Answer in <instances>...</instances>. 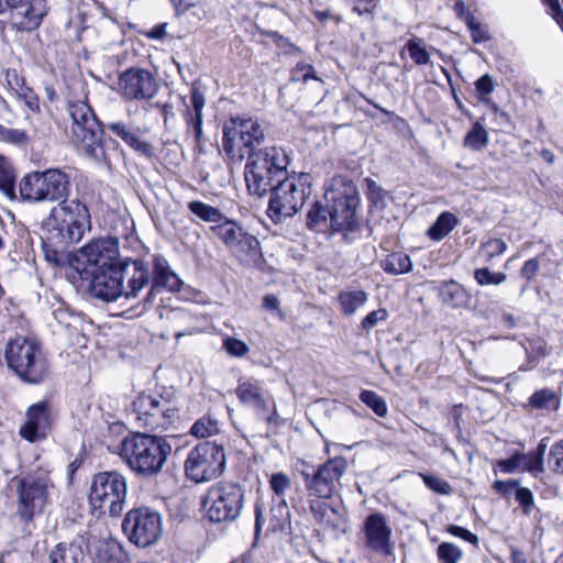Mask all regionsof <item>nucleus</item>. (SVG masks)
I'll return each mask as SVG.
<instances>
[{
  "instance_id": "f257e3e1",
  "label": "nucleus",
  "mask_w": 563,
  "mask_h": 563,
  "mask_svg": "<svg viewBox=\"0 0 563 563\" xmlns=\"http://www.w3.org/2000/svg\"><path fill=\"white\" fill-rule=\"evenodd\" d=\"M88 278L91 279L92 296L103 301H114L119 297L136 298L150 284V271L143 261L126 258Z\"/></svg>"
},
{
  "instance_id": "f03ea898",
  "label": "nucleus",
  "mask_w": 563,
  "mask_h": 563,
  "mask_svg": "<svg viewBox=\"0 0 563 563\" xmlns=\"http://www.w3.org/2000/svg\"><path fill=\"white\" fill-rule=\"evenodd\" d=\"M170 452L172 445L165 438L134 433L122 440L119 454L134 473L152 477L161 473Z\"/></svg>"
},
{
  "instance_id": "7ed1b4c3",
  "label": "nucleus",
  "mask_w": 563,
  "mask_h": 563,
  "mask_svg": "<svg viewBox=\"0 0 563 563\" xmlns=\"http://www.w3.org/2000/svg\"><path fill=\"white\" fill-rule=\"evenodd\" d=\"M289 158L284 148L267 146L247 157L245 183L251 195L263 197L283 180L287 173Z\"/></svg>"
},
{
  "instance_id": "20e7f679",
  "label": "nucleus",
  "mask_w": 563,
  "mask_h": 563,
  "mask_svg": "<svg viewBox=\"0 0 563 563\" xmlns=\"http://www.w3.org/2000/svg\"><path fill=\"white\" fill-rule=\"evenodd\" d=\"M44 229L57 245L77 243L90 230L89 209L79 199L65 198L52 208L44 220Z\"/></svg>"
},
{
  "instance_id": "39448f33",
  "label": "nucleus",
  "mask_w": 563,
  "mask_h": 563,
  "mask_svg": "<svg viewBox=\"0 0 563 563\" xmlns=\"http://www.w3.org/2000/svg\"><path fill=\"white\" fill-rule=\"evenodd\" d=\"M67 110L71 120L69 141L87 157L96 162L106 161L102 145L103 125L89 103L86 100L68 101Z\"/></svg>"
},
{
  "instance_id": "423d86ee",
  "label": "nucleus",
  "mask_w": 563,
  "mask_h": 563,
  "mask_svg": "<svg viewBox=\"0 0 563 563\" xmlns=\"http://www.w3.org/2000/svg\"><path fill=\"white\" fill-rule=\"evenodd\" d=\"M222 148L225 155L241 163L265 140V129L255 118L231 117L223 123Z\"/></svg>"
},
{
  "instance_id": "0eeeda50",
  "label": "nucleus",
  "mask_w": 563,
  "mask_h": 563,
  "mask_svg": "<svg viewBox=\"0 0 563 563\" xmlns=\"http://www.w3.org/2000/svg\"><path fill=\"white\" fill-rule=\"evenodd\" d=\"M310 180L309 174H292L273 186L267 212L275 223L295 216L302 208L311 194Z\"/></svg>"
},
{
  "instance_id": "6e6552de",
  "label": "nucleus",
  "mask_w": 563,
  "mask_h": 563,
  "mask_svg": "<svg viewBox=\"0 0 563 563\" xmlns=\"http://www.w3.org/2000/svg\"><path fill=\"white\" fill-rule=\"evenodd\" d=\"M8 366L25 383L40 384L48 376V364L38 343L25 336L10 340L5 347Z\"/></svg>"
},
{
  "instance_id": "1a4fd4ad",
  "label": "nucleus",
  "mask_w": 563,
  "mask_h": 563,
  "mask_svg": "<svg viewBox=\"0 0 563 563\" xmlns=\"http://www.w3.org/2000/svg\"><path fill=\"white\" fill-rule=\"evenodd\" d=\"M324 198L330 203V228L333 231H352L356 224L360 195L356 185L346 176H334L325 189Z\"/></svg>"
},
{
  "instance_id": "9d476101",
  "label": "nucleus",
  "mask_w": 563,
  "mask_h": 563,
  "mask_svg": "<svg viewBox=\"0 0 563 563\" xmlns=\"http://www.w3.org/2000/svg\"><path fill=\"white\" fill-rule=\"evenodd\" d=\"M70 187V176L59 168L29 173L19 185L21 198L29 202H60Z\"/></svg>"
},
{
  "instance_id": "9b49d317",
  "label": "nucleus",
  "mask_w": 563,
  "mask_h": 563,
  "mask_svg": "<svg viewBox=\"0 0 563 563\" xmlns=\"http://www.w3.org/2000/svg\"><path fill=\"white\" fill-rule=\"evenodd\" d=\"M126 494L128 482L123 474L117 471L100 472L91 479L89 501L95 509L117 517L124 509Z\"/></svg>"
},
{
  "instance_id": "f8f14e48",
  "label": "nucleus",
  "mask_w": 563,
  "mask_h": 563,
  "mask_svg": "<svg viewBox=\"0 0 563 563\" xmlns=\"http://www.w3.org/2000/svg\"><path fill=\"white\" fill-rule=\"evenodd\" d=\"M300 474L309 497L330 499L341 488V479L347 471V461L343 456L329 459L327 462L313 467L306 462L301 463Z\"/></svg>"
},
{
  "instance_id": "ddd939ff",
  "label": "nucleus",
  "mask_w": 563,
  "mask_h": 563,
  "mask_svg": "<svg viewBox=\"0 0 563 563\" xmlns=\"http://www.w3.org/2000/svg\"><path fill=\"white\" fill-rule=\"evenodd\" d=\"M244 493L240 485L220 483L211 486L202 499V508L212 522L234 521L241 514Z\"/></svg>"
},
{
  "instance_id": "4468645a",
  "label": "nucleus",
  "mask_w": 563,
  "mask_h": 563,
  "mask_svg": "<svg viewBox=\"0 0 563 563\" xmlns=\"http://www.w3.org/2000/svg\"><path fill=\"white\" fill-rule=\"evenodd\" d=\"M225 454L222 445L206 441L191 449L185 461L186 476L196 482H209L222 474Z\"/></svg>"
},
{
  "instance_id": "2eb2a0df",
  "label": "nucleus",
  "mask_w": 563,
  "mask_h": 563,
  "mask_svg": "<svg viewBox=\"0 0 563 563\" xmlns=\"http://www.w3.org/2000/svg\"><path fill=\"white\" fill-rule=\"evenodd\" d=\"M120 262L119 244L114 238H102L87 243L74 258L76 269L85 279L100 271L109 269Z\"/></svg>"
},
{
  "instance_id": "dca6fc26",
  "label": "nucleus",
  "mask_w": 563,
  "mask_h": 563,
  "mask_svg": "<svg viewBox=\"0 0 563 563\" xmlns=\"http://www.w3.org/2000/svg\"><path fill=\"white\" fill-rule=\"evenodd\" d=\"M122 530L137 547L152 545L162 534V516L148 507L134 508L125 515Z\"/></svg>"
},
{
  "instance_id": "f3484780",
  "label": "nucleus",
  "mask_w": 563,
  "mask_h": 563,
  "mask_svg": "<svg viewBox=\"0 0 563 563\" xmlns=\"http://www.w3.org/2000/svg\"><path fill=\"white\" fill-rule=\"evenodd\" d=\"M135 419L152 430H166L176 417V409L162 396L141 394L132 404Z\"/></svg>"
},
{
  "instance_id": "a211bd4d",
  "label": "nucleus",
  "mask_w": 563,
  "mask_h": 563,
  "mask_svg": "<svg viewBox=\"0 0 563 563\" xmlns=\"http://www.w3.org/2000/svg\"><path fill=\"white\" fill-rule=\"evenodd\" d=\"M48 477L45 474L21 478L18 484V517L30 522L43 511L47 501Z\"/></svg>"
},
{
  "instance_id": "6ab92c4d",
  "label": "nucleus",
  "mask_w": 563,
  "mask_h": 563,
  "mask_svg": "<svg viewBox=\"0 0 563 563\" xmlns=\"http://www.w3.org/2000/svg\"><path fill=\"white\" fill-rule=\"evenodd\" d=\"M120 91L126 100H150L158 91L155 76L143 68H130L119 78Z\"/></svg>"
},
{
  "instance_id": "aec40b11",
  "label": "nucleus",
  "mask_w": 563,
  "mask_h": 563,
  "mask_svg": "<svg viewBox=\"0 0 563 563\" xmlns=\"http://www.w3.org/2000/svg\"><path fill=\"white\" fill-rule=\"evenodd\" d=\"M211 230L236 255H254L258 250V240L225 217L217 225H212Z\"/></svg>"
},
{
  "instance_id": "412c9836",
  "label": "nucleus",
  "mask_w": 563,
  "mask_h": 563,
  "mask_svg": "<svg viewBox=\"0 0 563 563\" xmlns=\"http://www.w3.org/2000/svg\"><path fill=\"white\" fill-rule=\"evenodd\" d=\"M365 547L380 554L391 553V528L386 517L380 512L369 514L362 527Z\"/></svg>"
},
{
  "instance_id": "4be33fe9",
  "label": "nucleus",
  "mask_w": 563,
  "mask_h": 563,
  "mask_svg": "<svg viewBox=\"0 0 563 563\" xmlns=\"http://www.w3.org/2000/svg\"><path fill=\"white\" fill-rule=\"evenodd\" d=\"M235 395L243 406L257 413L268 412L273 402V397L265 389L264 383L255 377L239 378Z\"/></svg>"
},
{
  "instance_id": "5701e85b",
  "label": "nucleus",
  "mask_w": 563,
  "mask_h": 563,
  "mask_svg": "<svg viewBox=\"0 0 563 563\" xmlns=\"http://www.w3.org/2000/svg\"><path fill=\"white\" fill-rule=\"evenodd\" d=\"M153 278L150 279L151 286L145 302L152 303L155 299L156 292L159 289H167L168 291H179L183 287V280L178 275L170 268L168 261L162 255L153 256L152 263Z\"/></svg>"
},
{
  "instance_id": "b1692460",
  "label": "nucleus",
  "mask_w": 563,
  "mask_h": 563,
  "mask_svg": "<svg viewBox=\"0 0 563 563\" xmlns=\"http://www.w3.org/2000/svg\"><path fill=\"white\" fill-rule=\"evenodd\" d=\"M25 422L20 427V435L33 443L46 438L51 429V413L46 402L40 401L26 411Z\"/></svg>"
},
{
  "instance_id": "393cba45",
  "label": "nucleus",
  "mask_w": 563,
  "mask_h": 563,
  "mask_svg": "<svg viewBox=\"0 0 563 563\" xmlns=\"http://www.w3.org/2000/svg\"><path fill=\"white\" fill-rule=\"evenodd\" d=\"M309 508L314 520L325 530L335 537L346 532V520L344 515L333 506L321 499H310Z\"/></svg>"
},
{
  "instance_id": "a878e982",
  "label": "nucleus",
  "mask_w": 563,
  "mask_h": 563,
  "mask_svg": "<svg viewBox=\"0 0 563 563\" xmlns=\"http://www.w3.org/2000/svg\"><path fill=\"white\" fill-rule=\"evenodd\" d=\"M7 9L21 10L19 15L22 20L18 23L21 30L31 31L36 29L44 15V4L42 0H0V14Z\"/></svg>"
},
{
  "instance_id": "bb28decb",
  "label": "nucleus",
  "mask_w": 563,
  "mask_h": 563,
  "mask_svg": "<svg viewBox=\"0 0 563 563\" xmlns=\"http://www.w3.org/2000/svg\"><path fill=\"white\" fill-rule=\"evenodd\" d=\"M86 539L76 536L71 541L57 543L49 552V563H81L85 559Z\"/></svg>"
},
{
  "instance_id": "cd10ccee",
  "label": "nucleus",
  "mask_w": 563,
  "mask_h": 563,
  "mask_svg": "<svg viewBox=\"0 0 563 563\" xmlns=\"http://www.w3.org/2000/svg\"><path fill=\"white\" fill-rule=\"evenodd\" d=\"M86 549L99 563H123L122 547L117 539L104 538L93 543L86 540Z\"/></svg>"
},
{
  "instance_id": "c85d7f7f",
  "label": "nucleus",
  "mask_w": 563,
  "mask_h": 563,
  "mask_svg": "<svg viewBox=\"0 0 563 563\" xmlns=\"http://www.w3.org/2000/svg\"><path fill=\"white\" fill-rule=\"evenodd\" d=\"M190 102L192 109H187L184 118L189 130H192L198 143L202 140V111L206 104L203 92L198 87H192L190 91Z\"/></svg>"
},
{
  "instance_id": "c756f323",
  "label": "nucleus",
  "mask_w": 563,
  "mask_h": 563,
  "mask_svg": "<svg viewBox=\"0 0 563 563\" xmlns=\"http://www.w3.org/2000/svg\"><path fill=\"white\" fill-rule=\"evenodd\" d=\"M438 294L443 303L453 308L464 307L470 301L466 289L455 280L441 283Z\"/></svg>"
},
{
  "instance_id": "7c9ffc66",
  "label": "nucleus",
  "mask_w": 563,
  "mask_h": 563,
  "mask_svg": "<svg viewBox=\"0 0 563 563\" xmlns=\"http://www.w3.org/2000/svg\"><path fill=\"white\" fill-rule=\"evenodd\" d=\"M291 481L289 476L283 472L274 473L269 478V487L274 495L279 498L278 511L280 517H289L288 505L284 498L286 492L290 488Z\"/></svg>"
},
{
  "instance_id": "2f4dec72",
  "label": "nucleus",
  "mask_w": 563,
  "mask_h": 563,
  "mask_svg": "<svg viewBox=\"0 0 563 563\" xmlns=\"http://www.w3.org/2000/svg\"><path fill=\"white\" fill-rule=\"evenodd\" d=\"M380 267L387 274L401 275L412 269V262L409 255L402 252H394L380 262Z\"/></svg>"
},
{
  "instance_id": "473e14b6",
  "label": "nucleus",
  "mask_w": 563,
  "mask_h": 563,
  "mask_svg": "<svg viewBox=\"0 0 563 563\" xmlns=\"http://www.w3.org/2000/svg\"><path fill=\"white\" fill-rule=\"evenodd\" d=\"M368 299V295L364 290H343L339 294L338 300L341 310L345 316L354 314L362 308Z\"/></svg>"
},
{
  "instance_id": "72a5a7b5",
  "label": "nucleus",
  "mask_w": 563,
  "mask_h": 563,
  "mask_svg": "<svg viewBox=\"0 0 563 563\" xmlns=\"http://www.w3.org/2000/svg\"><path fill=\"white\" fill-rule=\"evenodd\" d=\"M457 224L459 219L455 214L449 211L442 212L428 229V236L433 241H441L448 236Z\"/></svg>"
},
{
  "instance_id": "f704fd0d",
  "label": "nucleus",
  "mask_w": 563,
  "mask_h": 563,
  "mask_svg": "<svg viewBox=\"0 0 563 563\" xmlns=\"http://www.w3.org/2000/svg\"><path fill=\"white\" fill-rule=\"evenodd\" d=\"M307 227L317 232L330 228V207L316 201L307 213Z\"/></svg>"
},
{
  "instance_id": "c9c22d12",
  "label": "nucleus",
  "mask_w": 563,
  "mask_h": 563,
  "mask_svg": "<svg viewBox=\"0 0 563 563\" xmlns=\"http://www.w3.org/2000/svg\"><path fill=\"white\" fill-rule=\"evenodd\" d=\"M188 209L197 219L205 222L219 223L224 219V214L218 208L202 201H190Z\"/></svg>"
},
{
  "instance_id": "e433bc0d",
  "label": "nucleus",
  "mask_w": 563,
  "mask_h": 563,
  "mask_svg": "<svg viewBox=\"0 0 563 563\" xmlns=\"http://www.w3.org/2000/svg\"><path fill=\"white\" fill-rule=\"evenodd\" d=\"M529 405L534 409L556 410L560 407V400L553 390L543 388L531 395Z\"/></svg>"
},
{
  "instance_id": "4c0bfd02",
  "label": "nucleus",
  "mask_w": 563,
  "mask_h": 563,
  "mask_svg": "<svg viewBox=\"0 0 563 563\" xmlns=\"http://www.w3.org/2000/svg\"><path fill=\"white\" fill-rule=\"evenodd\" d=\"M488 133L479 122L474 123L464 137V146L473 151H481L488 144Z\"/></svg>"
},
{
  "instance_id": "58836bf2",
  "label": "nucleus",
  "mask_w": 563,
  "mask_h": 563,
  "mask_svg": "<svg viewBox=\"0 0 563 563\" xmlns=\"http://www.w3.org/2000/svg\"><path fill=\"white\" fill-rule=\"evenodd\" d=\"M406 48L416 65L422 66L431 64L430 53L427 51L422 38L418 36L411 37L407 42Z\"/></svg>"
},
{
  "instance_id": "ea45409f",
  "label": "nucleus",
  "mask_w": 563,
  "mask_h": 563,
  "mask_svg": "<svg viewBox=\"0 0 563 563\" xmlns=\"http://www.w3.org/2000/svg\"><path fill=\"white\" fill-rule=\"evenodd\" d=\"M14 172L8 161L0 156V190L9 198H14Z\"/></svg>"
},
{
  "instance_id": "a19ab883",
  "label": "nucleus",
  "mask_w": 563,
  "mask_h": 563,
  "mask_svg": "<svg viewBox=\"0 0 563 563\" xmlns=\"http://www.w3.org/2000/svg\"><path fill=\"white\" fill-rule=\"evenodd\" d=\"M53 318L58 325L69 332H78L81 323L79 316L73 314L67 308L58 307L53 311Z\"/></svg>"
},
{
  "instance_id": "79ce46f5",
  "label": "nucleus",
  "mask_w": 563,
  "mask_h": 563,
  "mask_svg": "<svg viewBox=\"0 0 563 563\" xmlns=\"http://www.w3.org/2000/svg\"><path fill=\"white\" fill-rule=\"evenodd\" d=\"M218 432L219 422L210 416L198 419L190 429V433L196 438H208Z\"/></svg>"
},
{
  "instance_id": "37998d69",
  "label": "nucleus",
  "mask_w": 563,
  "mask_h": 563,
  "mask_svg": "<svg viewBox=\"0 0 563 563\" xmlns=\"http://www.w3.org/2000/svg\"><path fill=\"white\" fill-rule=\"evenodd\" d=\"M360 399L368 408H371L378 417H385L388 408L385 399L373 390H362Z\"/></svg>"
},
{
  "instance_id": "c03bdc74",
  "label": "nucleus",
  "mask_w": 563,
  "mask_h": 563,
  "mask_svg": "<svg viewBox=\"0 0 563 563\" xmlns=\"http://www.w3.org/2000/svg\"><path fill=\"white\" fill-rule=\"evenodd\" d=\"M437 554L443 563H459L463 556L462 550L451 542H442L438 547Z\"/></svg>"
},
{
  "instance_id": "a18cd8bd",
  "label": "nucleus",
  "mask_w": 563,
  "mask_h": 563,
  "mask_svg": "<svg viewBox=\"0 0 563 563\" xmlns=\"http://www.w3.org/2000/svg\"><path fill=\"white\" fill-rule=\"evenodd\" d=\"M474 278L481 286H488L503 284L507 279V276L504 273H494L487 267H484L474 271Z\"/></svg>"
},
{
  "instance_id": "49530a36",
  "label": "nucleus",
  "mask_w": 563,
  "mask_h": 563,
  "mask_svg": "<svg viewBox=\"0 0 563 563\" xmlns=\"http://www.w3.org/2000/svg\"><path fill=\"white\" fill-rule=\"evenodd\" d=\"M0 141L13 145H25L29 142V136L23 130L12 129L0 123Z\"/></svg>"
},
{
  "instance_id": "de8ad7c7",
  "label": "nucleus",
  "mask_w": 563,
  "mask_h": 563,
  "mask_svg": "<svg viewBox=\"0 0 563 563\" xmlns=\"http://www.w3.org/2000/svg\"><path fill=\"white\" fill-rule=\"evenodd\" d=\"M507 250V244L501 239H489L481 244L479 251L487 262L503 254Z\"/></svg>"
},
{
  "instance_id": "09e8293b",
  "label": "nucleus",
  "mask_w": 563,
  "mask_h": 563,
  "mask_svg": "<svg viewBox=\"0 0 563 563\" xmlns=\"http://www.w3.org/2000/svg\"><path fill=\"white\" fill-rule=\"evenodd\" d=\"M420 476L426 486L432 492L445 496L452 493V486L446 481L433 475L420 474Z\"/></svg>"
},
{
  "instance_id": "8fccbe9b",
  "label": "nucleus",
  "mask_w": 563,
  "mask_h": 563,
  "mask_svg": "<svg viewBox=\"0 0 563 563\" xmlns=\"http://www.w3.org/2000/svg\"><path fill=\"white\" fill-rule=\"evenodd\" d=\"M521 459V467L520 471L529 472L531 474L543 473L544 466L543 462L533 453L529 452L527 454L520 453Z\"/></svg>"
},
{
  "instance_id": "3c124183",
  "label": "nucleus",
  "mask_w": 563,
  "mask_h": 563,
  "mask_svg": "<svg viewBox=\"0 0 563 563\" xmlns=\"http://www.w3.org/2000/svg\"><path fill=\"white\" fill-rule=\"evenodd\" d=\"M549 465L553 472L563 475V440L551 446L549 453Z\"/></svg>"
},
{
  "instance_id": "603ef678",
  "label": "nucleus",
  "mask_w": 563,
  "mask_h": 563,
  "mask_svg": "<svg viewBox=\"0 0 563 563\" xmlns=\"http://www.w3.org/2000/svg\"><path fill=\"white\" fill-rule=\"evenodd\" d=\"M13 95L19 100L23 101L30 111L36 112L40 110V103L36 93L26 85H24L21 90H16Z\"/></svg>"
},
{
  "instance_id": "864d4df0",
  "label": "nucleus",
  "mask_w": 563,
  "mask_h": 563,
  "mask_svg": "<svg viewBox=\"0 0 563 563\" xmlns=\"http://www.w3.org/2000/svg\"><path fill=\"white\" fill-rule=\"evenodd\" d=\"M126 145L146 158H152L155 154L154 146L151 143L140 139L139 130L131 137V141L126 142Z\"/></svg>"
},
{
  "instance_id": "5fc2aeb1",
  "label": "nucleus",
  "mask_w": 563,
  "mask_h": 563,
  "mask_svg": "<svg viewBox=\"0 0 563 563\" xmlns=\"http://www.w3.org/2000/svg\"><path fill=\"white\" fill-rule=\"evenodd\" d=\"M223 349L232 356L242 357L250 351L247 344L235 338H227L223 341Z\"/></svg>"
},
{
  "instance_id": "6e6d98bb",
  "label": "nucleus",
  "mask_w": 563,
  "mask_h": 563,
  "mask_svg": "<svg viewBox=\"0 0 563 563\" xmlns=\"http://www.w3.org/2000/svg\"><path fill=\"white\" fill-rule=\"evenodd\" d=\"M516 500L522 508L525 515H530L534 506V497L532 492L526 487H517L515 494Z\"/></svg>"
},
{
  "instance_id": "4d7b16f0",
  "label": "nucleus",
  "mask_w": 563,
  "mask_h": 563,
  "mask_svg": "<svg viewBox=\"0 0 563 563\" xmlns=\"http://www.w3.org/2000/svg\"><path fill=\"white\" fill-rule=\"evenodd\" d=\"M107 129L111 131L113 134L121 137V140L126 144L128 141H131V137L136 133L137 129L132 128L125 122H111L107 124Z\"/></svg>"
},
{
  "instance_id": "13d9d810",
  "label": "nucleus",
  "mask_w": 563,
  "mask_h": 563,
  "mask_svg": "<svg viewBox=\"0 0 563 563\" xmlns=\"http://www.w3.org/2000/svg\"><path fill=\"white\" fill-rule=\"evenodd\" d=\"M291 79L294 81L303 82H306L309 79H316L313 66L303 62L298 63L296 67L292 69Z\"/></svg>"
},
{
  "instance_id": "bf43d9fd",
  "label": "nucleus",
  "mask_w": 563,
  "mask_h": 563,
  "mask_svg": "<svg viewBox=\"0 0 563 563\" xmlns=\"http://www.w3.org/2000/svg\"><path fill=\"white\" fill-rule=\"evenodd\" d=\"M388 312L386 309H377L369 312L361 322V327L364 331H371L379 321L386 320Z\"/></svg>"
},
{
  "instance_id": "052dcab7",
  "label": "nucleus",
  "mask_w": 563,
  "mask_h": 563,
  "mask_svg": "<svg viewBox=\"0 0 563 563\" xmlns=\"http://www.w3.org/2000/svg\"><path fill=\"white\" fill-rule=\"evenodd\" d=\"M497 466L503 473L511 474L521 467V459H520V452L514 453L509 459L507 460H499L497 462Z\"/></svg>"
},
{
  "instance_id": "680f3d73",
  "label": "nucleus",
  "mask_w": 563,
  "mask_h": 563,
  "mask_svg": "<svg viewBox=\"0 0 563 563\" xmlns=\"http://www.w3.org/2000/svg\"><path fill=\"white\" fill-rule=\"evenodd\" d=\"M475 88L481 99H484L485 96L490 95L494 91L495 84L488 74L479 77L475 82Z\"/></svg>"
},
{
  "instance_id": "e2e57ef3",
  "label": "nucleus",
  "mask_w": 563,
  "mask_h": 563,
  "mask_svg": "<svg viewBox=\"0 0 563 563\" xmlns=\"http://www.w3.org/2000/svg\"><path fill=\"white\" fill-rule=\"evenodd\" d=\"M446 531L449 533H451L452 536L461 538L472 544L478 543L477 536L463 527L450 525V526H448Z\"/></svg>"
},
{
  "instance_id": "0e129e2a",
  "label": "nucleus",
  "mask_w": 563,
  "mask_h": 563,
  "mask_svg": "<svg viewBox=\"0 0 563 563\" xmlns=\"http://www.w3.org/2000/svg\"><path fill=\"white\" fill-rule=\"evenodd\" d=\"M5 80L12 93H14L16 90H21V88L25 85L24 78L18 73L16 69H8L5 71Z\"/></svg>"
},
{
  "instance_id": "69168bd1",
  "label": "nucleus",
  "mask_w": 563,
  "mask_h": 563,
  "mask_svg": "<svg viewBox=\"0 0 563 563\" xmlns=\"http://www.w3.org/2000/svg\"><path fill=\"white\" fill-rule=\"evenodd\" d=\"M540 269V263L537 258H530L525 262L523 266L520 269V275L528 282L532 280L537 273Z\"/></svg>"
},
{
  "instance_id": "338daca9",
  "label": "nucleus",
  "mask_w": 563,
  "mask_h": 563,
  "mask_svg": "<svg viewBox=\"0 0 563 563\" xmlns=\"http://www.w3.org/2000/svg\"><path fill=\"white\" fill-rule=\"evenodd\" d=\"M549 8V14L555 20V22L560 25L563 31V10L559 3V0H543Z\"/></svg>"
},
{
  "instance_id": "774afa93",
  "label": "nucleus",
  "mask_w": 563,
  "mask_h": 563,
  "mask_svg": "<svg viewBox=\"0 0 563 563\" xmlns=\"http://www.w3.org/2000/svg\"><path fill=\"white\" fill-rule=\"evenodd\" d=\"M468 27L472 33V38L475 43H482L489 38L488 31L485 27H482L478 23L470 21Z\"/></svg>"
}]
</instances>
